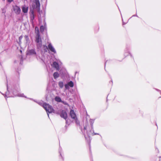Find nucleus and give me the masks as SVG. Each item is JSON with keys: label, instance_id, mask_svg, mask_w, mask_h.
Listing matches in <instances>:
<instances>
[{"label": "nucleus", "instance_id": "f257e3e1", "mask_svg": "<svg viewBox=\"0 0 161 161\" xmlns=\"http://www.w3.org/2000/svg\"><path fill=\"white\" fill-rule=\"evenodd\" d=\"M43 107L47 113H51L53 112L54 110L52 107L48 104L45 103L43 104Z\"/></svg>", "mask_w": 161, "mask_h": 161}, {"label": "nucleus", "instance_id": "f03ea898", "mask_svg": "<svg viewBox=\"0 0 161 161\" xmlns=\"http://www.w3.org/2000/svg\"><path fill=\"white\" fill-rule=\"evenodd\" d=\"M70 115L71 118L75 120L76 123L78 124L76 115L73 110H71L70 112Z\"/></svg>", "mask_w": 161, "mask_h": 161}, {"label": "nucleus", "instance_id": "7ed1b4c3", "mask_svg": "<svg viewBox=\"0 0 161 161\" xmlns=\"http://www.w3.org/2000/svg\"><path fill=\"white\" fill-rule=\"evenodd\" d=\"M13 9L14 12L17 14H20L21 10L20 8L18 6L16 5L13 7Z\"/></svg>", "mask_w": 161, "mask_h": 161}, {"label": "nucleus", "instance_id": "20e7f679", "mask_svg": "<svg viewBox=\"0 0 161 161\" xmlns=\"http://www.w3.org/2000/svg\"><path fill=\"white\" fill-rule=\"evenodd\" d=\"M74 86V83L73 82L71 81L67 84H65V87L66 89H69V86H70L71 87H72Z\"/></svg>", "mask_w": 161, "mask_h": 161}, {"label": "nucleus", "instance_id": "39448f33", "mask_svg": "<svg viewBox=\"0 0 161 161\" xmlns=\"http://www.w3.org/2000/svg\"><path fill=\"white\" fill-rule=\"evenodd\" d=\"M26 54L27 55H36V52L34 49H31L28 50Z\"/></svg>", "mask_w": 161, "mask_h": 161}, {"label": "nucleus", "instance_id": "423d86ee", "mask_svg": "<svg viewBox=\"0 0 161 161\" xmlns=\"http://www.w3.org/2000/svg\"><path fill=\"white\" fill-rule=\"evenodd\" d=\"M60 116L61 117L65 119H66L67 117V115L66 112L65 111H62Z\"/></svg>", "mask_w": 161, "mask_h": 161}, {"label": "nucleus", "instance_id": "0eeeda50", "mask_svg": "<svg viewBox=\"0 0 161 161\" xmlns=\"http://www.w3.org/2000/svg\"><path fill=\"white\" fill-rule=\"evenodd\" d=\"M48 47L49 50L54 53H56V51L51 43L49 44L48 45Z\"/></svg>", "mask_w": 161, "mask_h": 161}, {"label": "nucleus", "instance_id": "6e6552de", "mask_svg": "<svg viewBox=\"0 0 161 161\" xmlns=\"http://www.w3.org/2000/svg\"><path fill=\"white\" fill-rule=\"evenodd\" d=\"M31 14H30V19L32 21L34 19V13L33 10H31Z\"/></svg>", "mask_w": 161, "mask_h": 161}, {"label": "nucleus", "instance_id": "1a4fd4ad", "mask_svg": "<svg viewBox=\"0 0 161 161\" xmlns=\"http://www.w3.org/2000/svg\"><path fill=\"white\" fill-rule=\"evenodd\" d=\"M22 9L23 13H27L28 10V7L26 6H23L22 7Z\"/></svg>", "mask_w": 161, "mask_h": 161}, {"label": "nucleus", "instance_id": "9d476101", "mask_svg": "<svg viewBox=\"0 0 161 161\" xmlns=\"http://www.w3.org/2000/svg\"><path fill=\"white\" fill-rule=\"evenodd\" d=\"M53 67L56 69H59V65L56 62H54L53 63Z\"/></svg>", "mask_w": 161, "mask_h": 161}, {"label": "nucleus", "instance_id": "9b49d317", "mask_svg": "<svg viewBox=\"0 0 161 161\" xmlns=\"http://www.w3.org/2000/svg\"><path fill=\"white\" fill-rule=\"evenodd\" d=\"M94 122V119H91L90 120V123L92 129H93V124Z\"/></svg>", "mask_w": 161, "mask_h": 161}, {"label": "nucleus", "instance_id": "f8f14e48", "mask_svg": "<svg viewBox=\"0 0 161 161\" xmlns=\"http://www.w3.org/2000/svg\"><path fill=\"white\" fill-rule=\"evenodd\" d=\"M36 8L39 9L40 7V3L39 1H36Z\"/></svg>", "mask_w": 161, "mask_h": 161}, {"label": "nucleus", "instance_id": "ddd939ff", "mask_svg": "<svg viewBox=\"0 0 161 161\" xmlns=\"http://www.w3.org/2000/svg\"><path fill=\"white\" fill-rule=\"evenodd\" d=\"M55 101L58 102H60L62 101L60 97L58 96H56L55 98Z\"/></svg>", "mask_w": 161, "mask_h": 161}, {"label": "nucleus", "instance_id": "4468645a", "mask_svg": "<svg viewBox=\"0 0 161 161\" xmlns=\"http://www.w3.org/2000/svg\"><path fill=\"white\" fill-rule=\"evenodd\" d=\"M53 75L54 78L56 79L59 77V75L58 72H55L54 73Z\"/></svg>", "mask_w": 161, "mask_h": 161}, {"label": "nucleus", "instance_id": "2eb2a0df", "mask_svg": "<svg viewBox=\"0 0 161 161\" xmlns=\"http://www.w3.org/2000/svg\"><path fill=\"white\" fill-rule=\"evenodd\" d=\"M58 85L60 88H62L64 86L63 82L62 81H60L58 83Z\"/></svg>", "mask_w": 161, "mask_h": 161}, {"label": "nucleus", "instance_id": "dca6fc26", "mask_svg": "<svg viewBox=\"0 0 161 161\" xmlns=\"http://www.w3.org/2000/svg\"><path fill=\"white\" fill-rule=\"evenodd\" d=\"M41 41V39L40 37L36 36V41L37 43H39L40 41Z\"/></svg>", "mask_w": 161, "mask_h": 161}, {"label": "nucleus", "instance_id": "f3484780", "mask_svg": "<svg viewBox=\"0 0 161 161\" xmlns=\"http://www.w3.org/2000/svg\"><path fill=\"white\" fill-rule=\"evenodd\" d=\"M45 29V27L43 25H42L40 26V31L41 32H43Z\"/></svg>", "mask_w": 161, "mask_h": 161}, {"label": "nucleus", "instance_id": "a211bd4d", "mask_svg": "<svg viewBox=\"0 0 161 161\" xmlns=\"http://www.w3.org/2000/svg\"><path fill=\"white\" fill-rule=\"evenodd\" d=\"M36 36L40 37L39 31L38 30L37 31Z\"/></svg>", "mask_w": 161, "mask_h": 161}, {"label": "nucleus", "instance_id": "6ab92c4d", "mask_svg": "<svg viewBox=\"0 0 161 161\" xmlns=\"http://www.w3.org/2000/svg\"><path fill=\"white\" fill-rule=\"evenodd\" d=\"M22 38H23V36H19V40L20 42L21 40V39H22Z\"/></svg>", "mask_w": 161, "mask_h": 161}, {"label": "nucleus", "instance_id": "aec40b11", "mask_svg": "<svg viewBox=\"0 0 161 161\" xmlns=\"http://www.w3.org/2000/svg\"><path fill=\"white\" fill-rule=\"evenodd\" d=\"M25 37L27 41V40L28 39V37L27 36V35H25L24 36Z\"/></svg>", "mask_w": 161, "mask_h": 161}, {"label": "nucleus", "instance_id": "412c9836", "mask_svg": "<svg viewBox=\"0 0 161 161\" xmlns=\"http://www.w3.org/2000/svg\"><path fill=\"white\" fill-rule=\"evenodd\" d=\"M13 0H7L8 2L11 3L13 1Z\"/></svg>", "mask_w": 161, "mask_h": 161}, {"label": "nucleus", "instance_id": "4be33fe9", "mask_svg": "<svg viewBox=\"0 0 161 161\" xmlns=\"http://www.w3.org/2000/svg\"><path fill=\"white\" fill-rule=\"evenodd\" d=\"M98 135V134L96 133H94V132H93V133L92 135Z\"/></svg>", "mask_w": 161, "mask_h": 161}, {"label": "nucleus", "instance_id": "5701e85b", "mask_svg": "<svg viewBox=\"0 0 161 161\" xmlns=\"http://www.w3.org/2000/svg\"><path fill=\"white\" fill-rule=\"evenodd\" d=\"M86 115H87V116H88H88H89L87 115V112H86Z\"/></svg>", "mask_w": 161, "mask_h": 161}, {"label": "nucleus", "instance_id": "b1692460", "mask_svg": "<svg viewBox=\"0 0 161 161\" xmlns=\"http://www.w3.org/2000/svg\"><path fill=\"white\" fill-rule=\"evenodd\" d=\"M84 129L85 130H86V127H84Z\"/></svg>", "mask_w": 161, "mask_h": 161}, {"label": "nucleus", "instance_id": "393cba45", "mask_svg": "<svg viewBox=\"0 0 161 161\" xmlns=\"http://www.w3.org/2000/svg\"><path fill=\"white\" fill-rule=\"evenodd\" d=\"M20 52H21V53H22V51L21 50H20Z\"/></svg>", "mask_w": 161, "mask_h": 161}, {"label": "nucleus", "instance_id": "a878e982", "mask_svg": "<svg viewBox=\"0 0 161 161\" xmlns=\"http://www.w3.org/2000/svg\"><path fill=\"white\" fill-rule=\"evenodd\" d=\"M134 16H137V14H136V15H134Z\"/></svg>", "mask_w": 161, "mask_h": 161}, {"label": "nucleus", "instance_id": "bb28decb", "mask_svg": "<svg viewBox=\"0 0 161 161\" xmlns=\"http://www.w3.org/2000/svg\"><path fill=\"white\" fill-rule=\"evenodd\" d=\"M36 28H35V29H36Z\"/></svg>", "mask_w": 161, "mask_h": 161}]
</instances>
